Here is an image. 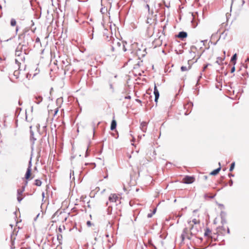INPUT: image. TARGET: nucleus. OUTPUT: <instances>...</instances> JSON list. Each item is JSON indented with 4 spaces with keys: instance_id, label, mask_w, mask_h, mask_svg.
Returning <instances> with one entry per match:
<instances>
[{
    "instance_id": "1",
    "label": "nucleus",
    "mask_w": 249,
    "mask_h": 249,
    "mask_svg": "<svg viewBox=\"0 0 249 249\" xmlns=\"http://www.w3.org/2000/svg\"><path fill=\"white\" fill-rule=\"evenodd\" d=\"M113 45L112 46L111 50L113 52L116 51L119 52L122 49L123 50L124 52L126 51V49L124 43H122L120 42L116 43L113 42Z\"/></svg>"
},
{
    "instance_id": "2",
    "label": "nucleus",
    "mask_w": 249,
    "mask_h": 249,
    "mask_svg": "<svg viewBox=\"0 0 249 249\" xmlns=\"http://www.w3.org/2000/svg\"><path fill=\"white\" fill-rule=\"evenodd\" d=\"M32 169L31 165H29L27 169L26 173L25 175V178L26 179L25 186L28 184V180L33 178L34 176L32 175Z\"/></svg>"
},
{
    "instance_id": "3",
    "label": "nucleus",
    "mask_w": 249,
    "mask_h": 249,
    "mask_svg": "<svg viewBox=\"0 0 249 249\" xmlns=\"http://www.w3.org/2000/svg\"><path fill=\"white\" fill-rule=\"evenodd\" d=\"M199 223V220H196V219H193L192 221L189 222V224L190 226H191V228H190V231H191V234H196L197 232L198 231L197 230H196V231H195L194 228L195 226L193 225V224L195 225L198 224Z\"/></svg>"
},
{
    "instance_id": "4",
    "label": "nucleus",
    "mask_w": 249,
    "mask_h": 249,
    "mask_svg": "<svg viewBox=\"0 0 249 249\" xmlns=\"http://www.w3.org/2000/svg\"><path fill=\"white\" fill-rule=\"evenodd\" d=\"M188 231H189L187 228L184 229L183 232L181 235L182 241H183L185 238H187L188 239H191L192 235L193 234H191V233H190V235H189Z\"/></svg>"
},
{
    "instance_id": "5",
    "label": "nucleus",
    "mask_w": 249,
    "mask_h": 249,
    "mask_svg": "<svg viewBox=\"0 0 249 249\" xmlns=\"http://www.w3.org/2000/svg\"><path fill=\"white\" fill-rule=\"evenodd\" d=\"M195 180V178L194 177L186 176L182 180V182L185 184H191L193 183Z\"/></svg>"
},
{
    "instance_id": "6",
    "label": "nucleus",
    "mask_w": 249,
    "mask_h": 249,
    "mask_svg": "<svg viewBox=\"0 0 249 249\" xmlns=\"http://www.w3.org/2000/svg\"><path fill=\"white\" fill-rule=\"evenodd\" d=\"M120 195L116 194H112L109 196V200L111 202H117V200H119Z\"/></svg>"
},
{
    "instance_id": "7",
    "label": "nucleus",
    "mask_w": 249,
    "mask_h": 249,
    "mask_svg": "<svg viewBox=\"0 0 249 249\" xmlns=\"http://www.w3.org/2000/svg\"><path fill=\"white\" fill-rule=\"evenodd\" d=\"M25 186H23L21 189H18V200L19 202H20L22 199V193L24 191Z\"/></svg>"
},
{
    "instance_id": "8",
    "label": "nucleus",
    "mask_w": 249,
    "mask_h": 249,
    "mask_svg": "<svg viewBox=\"0 0 249 249\" xmlns=\"http://www.w3.org/2000/svg\"><path fill=\"white\" fill-rule=\"evenodd\" d=\"M154 94L155 95V102H158V100L159 99L160 94L158 89H157V88L156 85H155L154 87Z\"/></svg>"
},
{
    "instance_id": "9",
    "label": "nucleus",
    "mask_w": 249,
    "mask_h": 249,
    "mask_svg": "<svg viewBox=\"0 0 249 249\" xmlns=\"http://www.w3.org/2000/svg\"><path fill=\"white\" fill-rule=\"evenodd\" d=\"M155 18L152 16V17H148L146 20V23L149 24H152L155 22Z\"/></svg>"
},
{
    "instance_id": "10",
    "label": "nucleus",
    "mask_w": 249,
    "mask_h": 249,
    "mask_svg": "<svg viewBox=\"0 0 249 249\" xmlns=\"http://www.w3.org/2000/svg\"><path fill=\"white\" fill-rule=\"evenodd\" d=\"M187 34L186 32H180L178 33V34L177 36V37L178 38L183 39L187 37Z\"/></svg>"
},
{
    "instance_id": "11",
    "label": "nucleus",
    "mask_w": 249,
    "mask_h": 249,
    "mask_svg": "<svg viewBox=\"0 0 249 249\" xmlns=\"http://www.w3.org/2000/svg\"><path fill=\"white\" fill-rule=\"evenodd\" d=\"M140 127L143 132L145 131L147 128V123L145 122H142L141 124Z\"/></svg>"
},
{
    "instance_id": "12",
    "label": "nucleus",
    "mask_w": 249,
    "mask_h": 249,
    "mask_svg": "<svg viewBox=\"0 0 249 249\" xmlns=\"http://www.w3.org/2000/svg\"><path fill=\"white\" fill-rule=\"evenodd\" d=\"M116 125H117V122L115 120L113 119L112 121L111 124V126H110L111 130H113L115 129L116 127Z\"/></svg>"
},
{
    "instance_id": "13",
    "label": "nucleus",
    "mask_w": 249,
    "mask_h": 249,
    "mask_svg": "<svg viewBox=\"0 0 249 249\" xmlns=\"http://www.w3.org/2000/svg\"><path fill=\"white\" fill-rule=\"evenodd\" d=\"M211 233L212 231L209 229H206L204 233V235L205 236H208L209 237H211Z\"/></svg>"
},
{
    "instance_id": "14",
    "label": "nucleus",
    "mask_w": 249,
    "mask_h": 249,
    "mask_svg": "<svg viewBox=\"0 0 249 249\" xmlns=\"http://www.w3.org/2000/svg\"><path fill=\"white\" fill-rule=\"evenodd\" d=\"M220 170H221V167H219V168H218L217 169H215V170H214L213 171L210 173V175H213V176L216 175H217V174L219 172V171H220Z\"/></svg>"
},
{
    "instance_id": "15",
    "label": "nucleus",
    "mask_w": 249,
    "mask_h": 249,
    "mask_svg": "<svg viewBox=\"0 0 249 249\" xmlns=\"http://www.w3.org/2000/svg\"><path fill=\"white\" fill-rule=\"evenodd\" d=\"M58 111V108L57 107L54 109L53 112V110H49V113L50 114H52L53 115V117H54L57 114Z\"/></svg>"
},
{
    "instance_id": "16",
    "label": "nucleus",
    "mask_w": 249,
    "mask_h": 249,
    "mask_svg": "<svg viewBox=\"0 0 249 249\" xmlns=\"http://www.w3.org/2000/svg\"><path fill=\"white\" fill-rule=\"evenodd\" d=\"M190 68H191V66H188V67H187V66H182L181 67V70L182 71H187L189 70H190Z\"/></svg>"
},
{
    "instance_id": "17",
    "label": "nucleus",
    "mask_w": 249,
    "mask_h": 249,
    "mask_svg": "<svg viewBox=\"0 0 249 249\" xmlns=\"http://www.w3.org/2000/svg\"><path fill=\"white\" fill-rule=\"evenodd\" d=\"M237 59V55L236 54H234L231 57V61L233 62V64H235V61Z\"/></svg>"
},
{
    "instance_id": "18",
    "label": "nucleus",
    "mask_w": 249,
    "mask_h": 249,
    "mask_svg": "<svg viewBox=\"0 0 249 249\" xmlns=\"http://www.w3.org/2000/svg\"><path fill=\"white\" fill-rule=\"evenodd\" d=\"M42 184V182L39 179H36L35 181V184L37 186H41Z\"/></svg>"
},
{
    "instance_id": "19",
    "label": "nucleus",
    "mask_w": 249,
    "mask_h": 249,
    "mask_svg": "<svg viewBox=\"0 0 249 249\" xmlns=\"http://www.w3.org/2000/svg\"><path fill=\"white\" fill-rule=\"evenodd\" d=\"M11 25L12 26H15L16 25L17 22L15 19H12L10 22Z\"/></svg>"
},
{
    "instance_id": "20",
    "label": "nucleus",
    "mask_w": 249,
    "mask_h": 249,
    "mask_svg": "<svg viewBox=\"0 0 249 249\" xmlns=\"http://www.w3.org/2000/svg\"><path fill=\"white\" fill-rule=\"evenodd\" d=\"M36 102L37 104H39L40 102H41L42 100V98L41 97H36Z\"/></svg>"
},
{
    "instance_id": "21",
    "label": "nucleus",
    "mask_w": 249,
    "mask_h": 249,
    "mask_svg": "<svg viewBox=\"0 0 249 249\" xmlns=\"http://www.w3.org/2000/svg\"><path fill=\"white\" fill-rule=\"evenodd\" d=\"M234 166H235V163L234 162H232L231 165V167H230V171H232L234 168Z\"/></svg>"
},
{
    "instance_id": "22",
    "label": "nucleus",
    "mask_w": 249,
    "mask_h": 249,
    "mask_svg": "<svg viewBox=\"0 0 249 249\" xmlns=\"http://www.w3.org/2000/svg\"><path fill=\"white\" fill-rule=\"evenodd\" d=\"M87 225H88V226L89 227H90L91 226V223L90 221H87Z\"/></svg>"
},
{
    "instance_id": "23",
    "label": "nucleus",
    "mask_w": 249,
    "mask_h": 249,
    "mask_svg": "<svg viewBox=\"0 0 249 249\" xmlns=\"http://www.w3.org/2000/svg\"><path fill=\"white\" fill-rule=\"evenodd\" d=\"M235 71V67H233L231 69V72L232 73Z\"/></svg>"
},
{
    "instance_id": "24",
    "label": "nucleus",
    "mask_w": 249,
    "mask_h": 249,
    "mask_svg": "<svg viewBox=\"0 0 249 249\" xmlns=\"http://www.w3.org/2000/svg\"><path fill=\"white\" fill-rule=\"evenodd\" d=\"M46 122H47V119H46V120L45 121L44 123L43 124H42L43 127L46 126Z\"/></svg>"
},
{
    "instance_id": "25",
    "label": "nucleus",
    "mask_w": 249,
    "mask_h": 249,
    "mask_svg": "<svg viewBox=\"0 0 249 249\" xmlns=\"http://www.w3.org/2000/svg\"><path fill=\"white\" fill-rule=\"evenodd\" d=\"M36 71H37V72L34 74V76H35L37 73V72H38L39 71V70L36 69Z\"/></svg>"
},
{
    "instance_id": "26",
    "label": "nucleus",
    "mask_w": 249,
    "mask_h": 249,
    "mask_svg": "<svg viewBox=\"0 0 249 249\" xmlns=\"http://www.w3.org/2000/svg\"><path fill=\"white\" fill-rule=\"evenodd\" d=\"M109 86H110V89H113V85L111 83H110Z\"/></svg>"
},
{
    "instance_id": "27",
    "label": "nucleus",
    "mask_w": 249,
    "mask_h": 249,
    "mask_svg": "<svg viewBox=\"0 0 249 249\" xmlns=\"http://www.w3.org/2000/svg\"><path fill=\"white\" fill-rule=\"evenodd\" d=\"M136 101L137 102H138V103H141V100H140L139 99H136Z\"/></svg>"
},
{
    "instance_id": "28",
    "label": "nucleus",
    "mask_w": 249,
    "mask_h": 249,
    "mask_svg": "<svg viewBox=\"0 0 249 249\" xmlns=\"http://www.w3.org/2000/svg\"><path fill=\"white\" fill-rule=\"evenodd\" d=\"M152 215H153V214H148V217H151L152 216Z\"/></svg>"
},
{
    "instance_id": "29",
    "label": "nucleus",
    "mask_w": 249,
    "mask_h": 249,
    "mask_svg": "<svg viewBox=\"0 0 249 249\" xmlns=\"http://www.w3.org/2000/svg\"><path fill=\"white\" fill-rule=\"evenodd\" d=\"M125 98H126V99H130L131 97L130 96H128L125 97Z\"/></svg>"
},
{
    "instance_id": "30",
    "label": "nucleus",
    "mask_w": 249,
    "mask_h": 249,
    "mask_svg": "<svg viewBox=\"0 0 249 249\" xmlns=\"http://www.w3.org/2000/svg\"><path fill=\"white\" fill-rule=\"evenodd\" d=\"M39 38H37L36 39V42H39Z\"/></svg>"
},
{
    "instance_id": "31",
    "label": "nucleus",
    "mask_w": 249,
    "mask_h": 249,
    "mask_svg": "<svg viewBox=\"0 0 249 249\" xmlns=\"http://www.w3.org/2000/svg\"><path fill=\"white\" fill-rule=\"evenodd\" d=\"M146 7L148 8V10L149 11V5L147 4L146 5Z\"/></svg>"
},
{
    "instance_id": "32",
    "label": "nucleus",
    "mask_w": 249,
    "mask_h": 249,
    "mask_svg": "<svg viewBox=\"0 0 249 249\" xmlns=\"http://www.w3.org/2000/svg\"><path fill=\"white\" fill-rule=\"evenodd\" d=\"M227 233H229L230 232V230H229V228H227Z\"/></svg>"
},
{
    "instance_id": "33",
    "label": "nucleus",
    "mask_w": 249,
    "mask_h": 249,
    "mask_svg": "<svg viewBox=\"0 0 249 249\" xmlns=\"http://www.w3.org/2000/svg\"><path fill=\"white\" fill-rule=\"evenodd\" d=\"M88 151V148H87V151H86V156H87Z\"/></svg>"
},
{
    "instance_id": "34",
    "label": "nucleus",
    "mask_w": 249,
    "mask_h": 249,
    "mask_svg": "<svg viewBox=\"0 0 249 249\" xmlns=\"http://www.w3.org/2000/svg\"><path fill=\"white\" fill-rule=\"evenodd\" d=\"M156 211V209H155L154 210V211H153V214L155 213Z\"/></svg>"
},
{
    "instance_id": "35",
    "label": "nucleus",
    "mask_w": 249,
    "mask_h": 249,
    "mask_svg": "<svg viewBox=\"0 0 249 249\" xmlns=\"http://www.w3.org/2000/svg\"><path fill=\"white\" fill-rule=\"evenodd\" d=\"M207 66H205L204 67V69L205 70L206 68H207Z\"/></svg>"
},
{
    "instance_id": "36",
    "label": "nucleus",
    "mask_w": 249,
    "mask_h": 249,
    "mask_svg": "<svg viewBox=\"0 0 249 249\" xmlns=\"http://www.w3.org/2000/svg\"><path fill=\"white\" fill-rule=\"evenodd\" d=\"M2 8V7L0 5V9H1Z\"/></svg>"
},
{
    "instance_id": "37",
    "label": "nucleus",
    "mask_w": 249,
    "mask_h": 249,
    "mask_svg": "<svg viewBox=\"0 0 249 249\" xmlns=\"http://www.w3.org/2000/svg\"><path fill=\"white\" fill-rule=\"evenodd\" d=\"M44 193H42V196H44Z\"/></svg>"
},
{
    "instance_id": "38",
    "label": "nucleus",
    "mask_w": 249,
    "mask_h": 249,
    "mask_svg": "<svg viewBox=\"0 0 249 249\" xmlns=\"http://www.w3.org/2000/svg\"><path fill=\"white\" fill-rule=\"evenodd\" d=\"M247 60H249V58H248V59H247Z\"/></svg>"
}]
</instances>
